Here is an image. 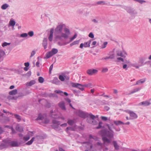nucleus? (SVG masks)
I'll list each match as a JSON object with an SVG mask.
<instances>
[{
  "label": "nucleus",
  "instance_id": "f257e3e1",
  "mask_svg": "<svg viewBox=\"0 0 151 151\" xmlns=\"http://www.w3.org/2000/svg\"><path fill=\"white\" fill-rule=\"evenodd\" d=\"M64 26V24H61L58 25L55 29L54 34L56 40H62L63 37L65 39L68 38L70 34V31L68 29L65 28L64 29L65 33H63V28Z\"/></svg>",
  "mask_w": 151,
  "mask_h": 151
},
{
  "label": "nucleus",
  "instance_id": "f03ea898",
  "mask_svg": "<svg viewBox=\"0 0 151 151\" xmlns=\"http://www.w3.org/2000/svg\"><path fill=\"white\" fill-rule=\"evenodd\" d=\"M147 59V57L145 56L139 57L138 58V62H135V63L133 65V67L138 69L140 67L147 64L148 63V62L146 61Z\"/></svg>",
  "mask_w": 151,
  "mask_h": 151
},
{
  "label": "nucleus",
  "instance_id": "7ed1b4c3",
  "mask_svg": "<svg viewBox=\"0 0 151 151\" xmlns=\"http://www.w3.org/2000/svg\"><path fill=\"white\" fill-rule=\"evenodd\" d=\"M98 116L97 115L95 116L92 114H88V116L86 117L87 118V121L89 123L93 124H96L98 122L94 119L96 118H98Z\"/></svg>",
  "mask_w": 151,
  "mask_h": 151
},
{
  "label": "nucleus",
  "instance_id": "20e7f679",
  "mask_svg": "<svg viewBox=\"0 0 151 151\" xmlns=\"http://www.w3.org/2000/svg\"><path fill=\"white\" fill-rule=\"evenodd\" d=\"M113 132H110L109 131L102 130L99 132V134L102 136L106 137H107L109 138V139H111L114 137V134Z\"/></svg>",
  "mask_w": 151,
  "mask_h": 151
},
{
  "label": "nucleus",
  "instance_id": "39448f33",
  "mask_svg": "<svg viewBox=\"0 0 151 151\" xmlns=\"http://www.w3.org/2000/svg\"><path fill=\"white\" fill-rule=\"evenodd\" d=\"M58 52V50L56 48H53L52 50L50 52L46 53V55L47 58H48L52 55L56 54Z\"/></svg>",
  "mask_w": 151,
  "mask_h": 151
},
{
  "label": "nucleus",
  "instance_id": "423d86ee",
  "mask_svg": "<svg viewBox=\"0 0 151 151\" xmlns=\"http://www.w3.org/2000/svg\"><path fill=\"white\" fill-rule=\"evenodd\" d=\"M127 12L131 15H134L137 14V12L134 8L130 7H126L125 9Z\"/></svg>",
  "mask_w": 151,
  "mask_h": 151
},
{
  "label": "nucleus",
  "instance_id": "0eeeda50",
  "mask_svg": "<svg viewBox=\"0 0 151 151\" xmlns=\"http://www.w3.org/2000/svg\"><path fill=\"white\" fill-rule=\"evenodd\" d=\"M79 116L83 118H85L88 116L89 114L84 112L81 110H79L77 112Z\"/></svg>",
  "mask_w": 151,
  "mask_h": 151
},
{
  "label": "nucleus",
  "instance_id": "6e6552de",
  "mask_svg": "<svg viewBox=\"0 0 151 151\" xmlns=\"http://www.w3.org/2000/svg\"><path fill=\"white\" fill-rule=\"evenodd\" d=\"M102 139L104 142V144L107 146L111 142V139H109L106 137L102 136Z\"/></svg>",
  "mask_w": 151,
  "mask_h": 151
},
{
  "label": "nucleus",
  "instance_id": "1a4fd4ad",
  "mask_svg": "<svg viewBox=\"0 0 151 151\" xmlns=\"http://www.w3.org/2000/svg\"><path fill=\"white\" fill-rule=\"evenodd\" d=\"M72 86L77 88L81 90V91H83L84 90V88L83 87L82 84L76 83H73L72 84Z\"/></svg>",
  "mask_w": 151,
  "mask_h": 151
},
{
  "label": "nucleus",
  "instance_id": "9d476101",
  "mask_svg": "<svg viewBox=\"0 0 151 151\" xmlns=\"http://www.w3.org/2000/svg\"><path fill=\"white\" fill-rule=\"evenodd\" d=\"M128 113L130 115L131 119H135L138 117L137 115L132 111H129Z\"/></svg>",
  "mask_w": 151,
  "mask_h": 151
},
{
  "label": "nucleus",
  "instance_id": "9b49d317",
  "mask_svg": "<svg viewBox=\"0 0 151 151\" xmlns=\"http://www.w3.org/2000/svg\"><path fill=\"white\" fill-rule=\"evenodd\" d=\"M117 55L118 56L125 58L127 55V54L125 51H123V52L121 51H118L117 52Z\"/></svg>",
  "mask_w": 151,
  "mask_h": 151
},
{
  "label": "nucleus",
  "instance_id": "f8f14e48",
  "mask_svg": "<svg viewBox=\"0 0 151 151\" xmlns=\"http://www.w3.org/2000/svg\"><path fill=\"white\" fill-rule=\"evenodd\" d=\"M98 72V70L95 69H89L87 70V73L89 75H92Z\"/></svg>",
  "mask_w": 151,
  "mask_h": 151
},
{
  "label": "nucleus",
  "instance_id": "ddd939ff",
  "mask_svg": "<svg viewBox=\"0 0 151 151\" xmlns=\"http://www.w3.org/2000/svg\"><path fill=\"white\" fill-rule=\"evenodd\" d=\"M151 103L147 101H143L139 103L138 104V106L143 105L144 106H147L149 105Z\"/></svg>",
  "mask_w": 151,
  "mask_h": 151
},
{
  "label": "nucleus",
  "instance_id": "4468645a",
  "mask_svg": "<svg viewBox=\"0 0 151 151\" xmlns=\"http://www.w3.org/2000/svg\"><path fill=\"white\" fill-rule=\"evenodd\" d=\"M54 32L53 28H52L50 29V34L48 37V39L50 41H52V40L53 33Z\"/></svg>",
  "mask_w": 151,
  "mask_h": 151
},
{
  "label": "nucleus",
  "instance_id": "2eb2a0df",
  "mask_svg": "<svg viewBox=\"0 0 151 151\" xmlns=\"http://www.w3.org/2000/svg\"><path fill=\"white\" fill-rule=\"evenodd\" d=\"M55 92L57 93L60 94V95L62 96H63V94H64L66 96H67L68 95L67 93L66 92H63V91L59 90H55Z\"/></svg>",
  "mask_w": 151,
  "mask_h": 151
},
{
  "label": "nucleus",
  "instance_id": "dca6fc26",
  "mask_svg": "<svg viewBox=\"0 0 151 151\" xmlns=\"http://www.w3.org/2000/svg\"><path fill=\"white\" fill-rule=\"evenodd\" d=\"M112 143L115 150H119V146L116 141H113Z\"/></svg>",
  "mask_w": 151,
  "mask_h": 151
},
{
  "label": "nucleus",
  "instance_id": "f3484780",
  "mask_svg": "<svg viewBox=\"0 0 151 151\" xmlns=\"http://www.w3.org/2000/svg\"><path fill=\"white\" fill-rule=\"evenodd\" d=\"M90 45L88 44L87 42H85L84 43H82L80 44V47L82 49L83 47H90Z\"/></svg>",
  "mask_w": 151,
  "mask_h": 151
},
{
  "label": "nucleus",
  "instance_id": "a211bd4d",
  "mask_svg": "<svg viewBox=\"0 0 151 151\" xmlns=\"http://www.w3.org/2000/svg\"><path fill=\"white\" fill-rule=\"evenodd\" d=\"M59 106L62 109L66 110V109L65 106V103L63 101H61L58 104Z\"/></svg>",
  "mask_w": 151,
  "mask_h": 151
},
{
  "label": "nucleus",
  "instance_id": "6ab92c4d",
  "mask_svg": "<svg viewBox=\"0 0 151 151\" xmlns=\"http://www.w3.org/2000/svg\"><path fill=\"white\" fill-rule=\"evenodd\" d=\"M52 83L56 85H59L60 83V81L57 77H55L52 81Z\"/></svg>",
  "mask_w": 151,
  "mask_h": 151
},
{
  "label": "nucleus",
  "instance_id": "aec40b11",
  "mask_svg": "<svg viewBox=\"0 0 151 151\" xmlns=\"http://www.w3.org/2000/svg\"><path fill=\"white\" fill-rule=\"evenodd\" d=\"M42 45L44 49H46L47 46V39H44L43 40Z\"/></svg>",
  "mask_w": 151,
  "mask_h": 151
},
{
  "label": "nucleus",
  "instance_id": "412c9836",
  "mask_svg": "<svg viewBox=\"0 0 151 151\" xmlns=\"http://www.w3.org/2000/svg\"><path fill=\"white\" fill-rule=\"evenodd\" d=\"M145 81L146 80L145 78L140 79V80L137 81L136 83L134 85H140L141 84L145 82Z\"/></svg>",
  "mask_w": 151,
  "mask_h": 151
},
{
  "label": "nucleus",
  "instance_id": "4be33fe9",
  "mask_svg": "<svg viewBox=\"0 0 151 151\" xmlns=\"http://www.w3.org/2000/svg\"><path fill=\"white\" fill-rule=\"evenodd\" d=\"M75 122V120L70 119H68L67 122L68 124L70 126H73Z\"/></svg>",
  "mask_w": 151,
  "mask_h": 151
},
{
  "label": "nucleus",
  "instance_id": "5701e85b",
  "mask_svg": "<svg viewBox=\"0 0 151 151\" xmlns=\"http://www.w3.org/2000/svg\"><path fill=\"white\" fill-rule=\"evenodd\" d=\"M114 123L116 125L118 126L120 124L124 125V123L121 121H114Z\"/></svg>",
  "mask_w": 151,
  "mask_h": 151
},
{
  "label": "nucleus",
  "instance_id": "b1692460",
  "mask_svg": "<svg viewBox=\"0 0 151 151\" xmlns=\"http://www.w3.org/2000/svg\"><path fill=\"white\" fill-rule=\"evenodd\" d=\"M9 144L12 147H17L18 144L17 142L16 141H12L9 143Z\"/></svg>",
  "mask_w": 151,
  "mask_h": 151
},
{
  "label": "nucleus",
  "instance_id": "393cba45",
  "mask_svg": "<svg viewBox=\"0 0 151 151\" xmlns=\"http://www.w3.org/2000/svg\"><path fill=\"white\" fill-rule=\"evenodd\" d=\"M35 83V81L34 80L31 81L29 83H27L26 85L27 86H31Z\"/></svg>",
  "mask_w": 151,
  "mask_h": 151
},
{
  "label": "nucleus",
  "instance_id": "a878e982",
  "mask_svg": "<svg viewBox=\"0 0 151 151\" xmlns=\"http://www.w3.org/2000/svg\"><path fill=\"white\" fill-rule=\"evenodd\" d=\"M59 125L53 124L52 125V127L54 129L56 130H60V127L59 126Z\"/></svg>",
  "mask_w": 151,
  "mask_h": 151
},
{
  "label": "nucleus",
  "instance_id": "bb28decb",
  "mask_svg": "<svg viewBox=\"0 0 151 151\" xmlns=\"http://www.w3.org/2000/svg\"><path fill=\"white\" fill-rule=\"evenodd\" d=\"M74 131L75 129L72 127H67L66 129V131L68 133H70L71 131Z\"/></svg>",
  "mask_w": 151,
  "mask_h": 151
},
{
  "label": "nucleus",
  "instance_id": "cd10ccee",
  "mask_svg": "<svg viewBox=\"0 0 151 151\" xmlns=\"http://www.w3.org/2000/svg\"><path fill=\"white\" fill-rule=\"evenodd\" d=\"M9 7V6L8 4L5 3L3 4L1 6V8L2 10H5L7 8Z\"/></svg>",
  "mask_w": 151,
  "mask_h": 151
},
{
  "label": "nucleus",
  "instance_id": "c85d7f7f",
  "mask_svg": "<svg viewBox=\"0 0 151 151\" xmlns=\"http://www.w3.org/2000/svg\"><path fill=\"white\" fill-rule=\"evenodd\" d=\"M125 63L128 64L130 66L133 67V65L135 63V62L133 63H132L129 60L125 59Z\"/></svg>",
  "mask_w": 151,
  "mask_h": 151
},
{
  "label": "nucleus",
  "instance_id": "c756f323",
  "mask_svg": "<svg viewBox=\"0 0 151 151\" xmlns=\"http://www.w3.org/2000/svg\"><path fill=\"white\" fill-rule=\"evenodd\" d=\"M16 129L18 131L21 132L23 131V128L20 126L19 125H17L16 127Z\"/></svg>",
  "mask_w": 151,
  "mask_h": 151
},
{
  "label": "nucleus",
  "instance_id": "7c9ffc66",
  "mask_svg": "<svg viewBox=\"0 0 151 151\" xmlns=\"http://www.w3.org/2000/svg\"><path fill=\"white\" fill-rule=\"evenodd\" d=\"M17 93V89H14L13 90L9 92L10 95H13L16 94Z\"/></svg>",
  "mask_w": 151,
  "mask_h": 151
},
{
  "label": "nucleus",
  "instance_id": "2f4dec72",
  "mask_svg": "<svg viewBox=\"0 0 151 151\" xmlns=\"http://www.w3.org/2000/svg\"><path fill=\"white\" fill-rule=\"evenodd\" d=\"M107 126L109 130L111 132H114L112 129H115L116 127H115V126L113 124H112L110 126L108 125Z\"/></svg>",
  "mask_w": 151,
  "mask_h": 151
},
{
  "label": "nucleus",
  "instance_id": "473e14b6",
  "mask_svg": "<svg viewBox=\"0 0 151 151\" xmlns=\"http://www.w3.org/2000/svg\"><path fill=\"white\" fill-rule=\"evenodd\" d=\"M141 88H136L134 89L133 90H132L131 93H129V94H133L134 93H135L136 92H137L138 91H139L140 90Z\"/></svg>",
  "mask_w": 151,
  "mask_h": 151
},
{
  "label": "nucleus",
  "instance_id": "72a5a7b5",
  "mask_svg": "<svg viewBox=\"0 0 151 151\" xmlns=\"http://www.w3.org/2000/svg\"><path fill=\"white\" fill-rule=\"evenodd\" d=\"M35 138L34 137H32V139L29 141H28L26 143V144L28 145H30L32 144L34 141Z\"/></svg>",
  "mask_w": 151,
  "mask_h": 151
},
{
  "label": "nucleus",
  "instance_id": "f704fd0d",
  "mask_svg": "<svg viewBox=\"0 0 151 151\" xmlns=\"http://www.w3.org/2000/svg\"><path fill=\"white\" fill-rule=\"evenodd\" d=\"M14 115L15 116V118L17 119L18 122H19L21 121V118L20 116L16 114H14Z\"/></svg>",
  "mask_w": 151,
  "mask_h": 151
},
{
  "label": "nucleus",
  "instance_id": "c9c22d12",
  "mask_svg": "<svg viewBox=\"0 0 151 151\" xmlns=\"http://www.w3.org/2000/svg\"><path fill=\"white\" fill-rule=\"evenodd\" d=\"M44 118L42 114H40L39 115L37 119V120H40L43 121Z\"/></svg>",
  "mask_w": 151,
  "mask_h": 151
},
{
  "label": "nucleus",
  "instance_id": "e433bc0d",
  "mask_svg": "<svg viewBox=\"0 0 151 151\" xmlns=\"http://www.w3.org/2000/svg\"><path fill=\"white\" fill-rule=\"evenodd\" d=\"M79 40H76L73 42L71 43L70 44V45L72 46L73 45L78 44H79Z\"/></svg>",
  "mask_w": 151,
  "mask_h": 151
},
{
  "label": "nucleus",
  "instance_id": "4c0bfd02",
  "mask_svg": "<svg viewBox=\"0 0 151 151\" xmlns=\"http://www.w3.org/2000/svg\"><path fill=\"white\" fill-rule=\"evenodd\" d=\"M52 123L54 124H57V125H60V122L58 121L55 119H53L52 120Z\"/></svg>",
  "mask_w": 151,
  "mask_h": 151
},
{
  "label": "nucleus",
  "instance_id": "58836bf2",
  "mask_svg": "<svg viewBox=\"0 0 151 151\" xmlns=\"http://www.w3.org/2000/svg\"><path fill=\"white\" fill-rule=\"evenodd\" d=\"M96 4L98 5H104L106 4L105 2L104 1H100L97 2Z\"/></svg>",
  "mask_w": 151,
  "mask_h": 151
},
{
  "label": "nucleus",
  "instance_id": "ea45409f",
  "mask_svg": "<svg viewBox=\"0 0 151 151\" xmlns=\"http://www.w3.org/2000/svg\"><path fill=\"white\" fill-rule=\"evenodd\" d=\"M9 24L10 26H14L15 24V22L14 20H10L9 22Z\"/></svg>",
  "mask_w": 151,
  "mask_h": 151
},
{
  "label": "nucleus",
  "instance_id": "a19ab883",
  "mask_svg": "<svg viewBox=\"0 0 151 151\" xmlns=\"http://www.w3.org/2000/svg\"><path fill=\"white\" fill-rule=\"evenodd\" d=\"M89 139H93L95 140L97 139V137L95 136H93L92 135L90 134L89 135Z\"/></svg>",
  "mask_w": 151,
  "mask_h": 151
},
{
  "label": "nucleus",
  "instance_id": "79ce46f5",
  "mask_svg": "<svg viewBox=\"0 0 151 151\" xmlns=\"http://www.w3.org/2000/svg\"><path fill=\"white\" fill-rule=\"evenodd\" d=\"M35 138L38 139H44V137L42 135H38L36 136Z\"/></svg>",
  "mask_w": 151,
  "mask_h": 151
},
{
  "label": "nucleus",
  "instance_id": "37998d69",
  "mask_svg": "<svg viewBox=\"0 0 151 151\" xmlns=\"http://www.w3.org/2000/svg\"><path fill=\"white\" fill-rule=\"evenodd\" d=\"M108 44V42H104L103 44L102 45L101 47V48L102 49H104L105 48Z\"/></svg>",
  "mask_w": 151,
  "mask_h": 151
},
{
  "label": "nucleus",
  "instance_id": "c03bdc74",
  "mask_svg": "<svg viewBox=\"0 0 151 151\" xmlns=\"http://www.w3.org/2000/svg\"><path fill=\"white\" fill-rule=\"evenodd\" d=\"M6 147V144L4 143L1 144L0 145V149H2Z\"/></svg>",
  "mask_w": 151,
  "mask_h": 151
},
{
  "label": "nucleus",
  "instance_id": "a18cd8bd",
  "mask_svg": "<svg viewBox=\"0 0 151 151\" xmlns=\"http://www.w3.org/2000/svg\"><path fill=\"white\" fill-rule=\"evenodd\" d=\"M44 81V79L42 77H40L39 78L38 81L40 83H43Z\"/></svg>",
  "mask_w": 151,
  "mask_h": 151
},
{
  "label": "nucleus",
  "instance_id": "49530a36",
  "mask_svg": "<svg viewBox=\"0 0 151 151\" xmlns=\"http://www.w3.org/2000/svg\"><path fill=\"white\" fill-rule=\"evenodd\" d=\"M5 54L4 51L0 50V58L3 57Z\"/></svg>",
  "mask_w": 151,
  "mask_h": 151
},
{
  "label": "nucleus",
  "instance_id": "de8ad7c7",
  "mask_svg": "<svg viewBox=\"0 0 151 151\" xmlns=\"http://www.w3.org/2000/svg\"><path fill=\"white\" fill-rule=\"evenodd\" d=\"M89 150L91 151H96V150L93 147V145L91 144L90 145Z\"/></svg>",
  "mask_w": 151,
  "mask_h": 151
},
{
  "label": "nucleus",
  "instance_id": "09e8293b",
  "mask_svg": "<svg viewBox=\"0 0 151 151\" xmlns=\"http://www.w3.org/2000/svg\"><path fill=\"white\" fill-rule=\"evenodd\" d=\"M28 36V34L27 33H23L22 34H21L20 35V37H27Z\"/></svg>",
  "mask_w": 151,
  "mask_h": 151
},
{
  "label": "nucleus",
  "instance_id": "8fccbe9b",
  "mask_svg": "<svg viewBox=\"0 0 151 151\" xmlns=\"http://www.w3.org/2000/svg\"><path fill=\"white\" fill-rule=\"evenodd\" d=\"M95 146H96V145L99 146H100V149H101L102 148V146H103V144L102 143L100 142H98L97 143L94 145Z\"/></svg>",
  "mask_w": 151,
  "mask_h": 151
},
{
  "label": "nucleus",
  "instance_id": "3c124183",
  "mask_svg": "<svg viewBox=\"0 0 151 151\" xmlns=\"http://www.w3.org/2000/svg\"><path fill=\"white\" fill-rule=\"evenodd\" d=\"M27 34L30 37H32L33 36L34 34V33L33 31H30L29 32H28Z\"/></svg>",
  "mask_w": 151,
  "mask_h": 151
},
{
  "label": "nucleus",
  "instance_id": "603ef678",
  "mask_svg": "<svg viewBox=\"0 0 151 151\" xmlns=\"http://www.w3.org/2000/svg\"><path fill=\"white\" fill-rule=\"evenodd\" d=\"M42 121L44 122L45 124H47L49 122V120L48 119L46 118H44V119Z\"/></svg>",
  "mask_w": 151,
  "mask_h": 151
},
{
  "label": "nucleus",
  "instance_id": "864d4df0",
  "mask_svg": "<svg viewBox=\"0 0 151 151\" xmlns=\"http://www.w3.org/2000/svg\"><path fill=\"white\" fill-rule=\"evenodd\" d=\"M30 138L29 136L28 135L26 137H24L23 138V140L25 141H28Z\"/></svg>",
  "mask_w": 151,
  "mask_h": 151
},
{
  "label": "nucleus",
  "instance_id": "5fc2aeb1",
  "mask_svg": "<svg viewBox=\"0 0 151 151\" xmlns=\"http://www.w3.org/2000/svg\"><path fill=\"white\" fill-rule=\"evenodd\" d=\"M77 36V34H75L73 37L70 38V42H71L73 41L74 39L76 38Z\"/></svg>",
  "mask_w": 151,
  "mask_h": 151
},
{
  "label": "nucleus",
  "instance_id": "6e6d98bb",
  "mask_svg": "<svg viewBox=\"0 0 151 151\" xmlns=\"http://www.w3.org/2000/svg\"><path fill=\"white\" fill-rule=\"evenodd\" d=\"M10 45V43H7L6 42H4L3 43L2 45V46L3 47H4L8 45Z\"/></svg>",
  "mask_w": 151,
  "mask_h": 151
},
{
  "label": "nucleus",
  "instance_id": "4d7b16f0",
  "mask_svg": "<svg viewBox=\"0 0 151 151\" xmlns=\"http://www.w3.org/2000/svg\"><path fill=\"white\" fill-rule=\"evenodd\" d=\"M59 78V79L62 81H63L65 80V78L62 75H60Z\"/></svg>",
  "mask_w": 151,
  "mask_h": 151
},
{
  "label": "nucleus",
  "instance_id": "13d9d810",
  "mask_svg": "<svg viewBox=\"0 0 151 151\" xmlns=\"http://www.w3.org/2000/svg\"><path fill=\"white\" fill-rule=\"evenodd\" d=\"M109 59H114L115 58V54L113 53L110 55L109 56Z\"/></svg>",
  "mask_w": 151,
  "mask_h": 151
},
{
  "label": "nucleus",
  "instance_id": "bf43d9fd",
  "mask_svg": "<svg viewBox=\"0 0 151 151\" xmlns=\"http://www.w3.org/2000/svg\"><path fill=\"white\" fill-rule=\"evenodd\" d=\"M102 124V123L101 122H99V124L98 127H96V129H99L101 127V125Z\"/></svg>",
  "mask_w": 151,
  "mask_h": 151
},
{
  "label": "nucleus",
  "instance_id": "052dcab7",
  "mask_svg": "<svg viewBox=\"0 0 151 151\" xmlns=\"http://www.w3.org/2000/svg\"><path fill=\"white\" fill-rule=\"evenodd\" d=\"M88 36L89 37L91 38H93L94 37V35L91 32H90L89 34L88 35Z\"/></svg>",
  "mask_w": 151,
  "mask_h": 151
},
{
  "label": "nucleus",
  "instance_id": "680f3d73",
  "mask_svg": "<svg viewBox=\"0 0 151 151\" xmlns=\"http://www.w3.org/2000/svg\"><path fill=\"white\" fill-rule=\"evenodd\" d=\"M108 71V69L107 68H104L102 69V73H105Z\"/></svg>",
  "mask_w": 151,
  "mask_h": 151
},
{
  "label": "nucleus",
  "instance_id": "e2e57ef3",
  "mask_svg": "<svg viewBox=\"0 0 151 151\" xmlns=\"http://www.w3.org/2000/svg\"><path fill=\"white\" fill-rule=\"evenodd\" d=\"M35 51L34 50H33L31 53V55L30 57H32L35 54Z\"/></svg>",
  "mask_w": 151,
  "mask_h": 151
},
{
  "label": "nucleus",
  "instance_id": "0e129e2a",
  "mask_svg": "<svg viewBox=\"0 0 151 151\" xmlns=\"http://www.w3.org/2000/svg\"><path fill=\"white\" fill-rule=\"evenodd\" d=\"M9 121V119L8 117L6 118L4 120V122L5 123H7Z\"/></svg>",
  "mask_w": 151,
  "mask_h": 151
},
{
  "label": "nucleus",
  "instance_id": "69168bd1",
  "mask_svg": "<svg viewBox=\"0 0 151 151\" xmlns=\"http://www.w3.org/2000/svg\"><path fill=\"white\" fill-rule=\"evenodd\" d=\"M50 96H52L53 97H58L57 95L55 93H52L50 94Z\"/></svg>",
  "mask_w": 151,
  "mask_h": 151
},
{
  "label": "nucleus",
  "instance_id": "338daca9",
  "mask_svg": "<svg viewBox=\"0 0 151 151\" xmlns=\"http://www.w3.org/2000/svg\"><path fill=\"white\" fill-rule=\"evenodd\" d=\"M10 129L12 130V134H15L16 133L15 131L13 129V127H10Z\"/></svg>",
  "mask_w": 151,
  "mask_h": 151
},
{
  "label": "nucleus",
  "instance_id": "774afa93",
  "mask_svg": "<svg viewBox=\"0 0 151 151\" xmlns=\"http://www.w3.org/2000/svg\"><path fill=\"white\" fill-rule=\"evenodd\" d=\"M101 119L102 120L104 121H106L108 120V118L107 117L103 116L101 117Z\"/></svg>",
  "mask_w": 151,
  "mask_h": 151
}]
</instances>
